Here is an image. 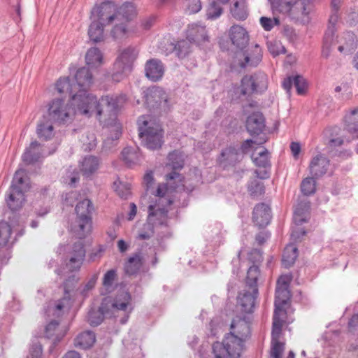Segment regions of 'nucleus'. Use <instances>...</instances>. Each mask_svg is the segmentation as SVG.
<instances>
[{"mask_svg": "<svg viewBox=\"0 0 358 358\" xmlns=\"http://www.w3.org/2000/svg\"><path fill=\"white\" fill-rule=\"evenodd\" d=\"M251 336V322L249 317L236 315L230 325V332L227 334L222 342L213 344V353L217 358L228 354L231 357H240L243 343Z\"/></svg>", "mask_w": 358, "mask_h": 358, "instance_id": "obj_1", "label": "nucleus"}, {"mask_svg": "<svg viewBox=\"0 0 358 358\" xmlns=\"http://www.w3.org/2000/svg\"><path fill=\"white\" fill-rule=\"evenodd\" d=\"M71 106L74 115L80 114L90 117L96 113L97 117L100 119L104 113L115 115L117 103L113 97L109 96H102L97 100L95 96L88 93L87 90H77L73 94Z\"/></svg>", "mask_w": 358, "mask_h": 358, "instance_id": "obj_2", "label": "nucleus"}, {"mask_svg": "<svg viewBox=\"0 0 358 358\" xmlns=\"http://www.w3.org/2000/svg\"><path fill=\"white\" fill-rule=\"evenodd\" d=\"M138 136L142 144L151 150H159L164 143V131L150 115H142L137 121Z\"/></svg>", "mask_w": 358, "mask_h": 358, "instance_id": "obj_3", "label": "nucleus"}, {"mask_svg": "<svg viewBox=\"0 0 358 358\" xmlns=\"http://www.w3.org/2000/svg\"><path fill=\"white\" fill-rule=\"evenodd\" d=\"M75 211L76 218L71 226V231L76 238L83 239L91 231L94 207L91 200L85 199L76 204Z\"/></svg>", "mask_w": 358, "mask_h": 358, "instance_id": "obj_4", "label": "nucleus"}, {"mask_svg": "<svg viewBox=\"0 0 358 358\" xmlns=\"http://www.w3.org/2000/svg\"><path fill=\"white\" fill-rule=\"evenodd\" d=\"M267 87L268 77L263 72L244 76L240 85L241 94L244 96L262 93L267 90Z\"/></svg>", "mask_w": 358, "mask_h": 358, "instance_id": "obj_5", "label": "nucleus"}, {"mask_svg": "<svg viewBox=\"0 0 358 358\" xmlns=\"http://www.w3.org/2000/svg\"><path fill=\"white\" fill-rule=\"evenodd\" d=\"M168 187L165 183L159 184L156 190V196L158 199L156 200L155 205L148 206V217L160 216L162 218H166L168 215L167 206L173 203V200L166 196Z\"/></svg>", "mask_w": 358, "mask_h": 358, "instance_id": "obj_6", "label": "nucleus"}, {"mask_svg": "<svg viewBox=\"0 0 358 358\" xmlns=\"http://www.w3.org/2000/svg\"><path fill=\"white\" fill-rule=\"evenodd\" d=\"M286 6L293 19L307 22L313 5L311 0H288Z\"/></svg>", "mask_w": 358, "mask_h": 358, "instance_id": "obj_7", "label": "nucleus"}, {"mask_svg": "<svg viewBox=\"0 0 358 358\" xmlns=\"http://www.w3.org/2000/svg\"><path fill=\"white\" fill-rule=\"evenodd\" d=\"M73 115L72 106L69 107L62 99L52 100L49 106L48 118L54 122L64 123Z\"/></svg>", "mask_w": 358, "mask_h": 358, "instance_id": "obj_8", "label": "nucleus"}, {"mask_svg": "<svg viewBox=\"0 0 358 358\" xmlns=\"http://www.w3.org/2000/svg\"><path fill=\"white\" fill-rule=\"evenodd\" d=\"M91 13L93 20L104 26L115 21V6L110 1H105L96 6Z\"/></svg>", "mask_w": 358, "mask_h": 358, "instance_id": "obj_9", "label": "nucleus"}, {"mask_svg": "<svg viewBox=\"0 0 358 358\" xmlns=\"http://www.w3.org/2000/svg\"><path fill=\"white\" fill-rule=\"evenodd\" d=\"M259 294L258 288L243 290L237 297L236 310L242 314H251L254 311L255 300Z\"/></svg>", "mask_w": 358, "mask_h": 358, "instance_id": "obj_10", "label": "nucleus"}, {"mask_svg": "<svg viewBox=\"0 0 358 358\" xmlns=\"http://www.w3.org/2000/svg\"><path fill=\"white\" fill-rule=\"evenodd\" d=\"M68 254L69 256L68 265L70 270L72 271L80 270L86 254L83 242L79 241L74 243Z\"/></svg>", "mask_w": 358, "mask_h": 358, "instance_id": "obj_11", "label": "nucleus"}, {"mask_svg": "<svg viewBox=\"0 0 358 358\" xmlns=\"http://www.w3.org/2000/svg\"><path fill=\"white\" fill-rule=\"evenodd\" d=\"M138 50L134 47L124 49L115 62V68L122 69L123 72H131L132 64L138 56Z\"/></svg>", "mask_w": 358, "mask_h": 358, "instance_id": "obj_12", "label": "nucleus"}, {"mask_svg": "<svg viewBox=\"0 0 358 358\" xmlns=\"http://www.w3.org/2000/svg\"><path fill=\"white\" fill-rule=\"evenodd\" d=\"M248 132L252 136L263 133L266 127V120L262 113L257 111L250 115L246 120Z\"/></svg>", "mask_w": 358, "mask_h": 358, "instance_id": "obj_13", "label": "nucleus"}, {"mask_svg": "<svg viewBox=\"0 0 358 358\" xmlns=\"http://www.w3.org/2000/svg\"><path fill=\"white\" fill-rule=\"evenodd\" d=\"M252 159L255 166L264 169L263 171L255 170V173L256 174V176L260 179L268 178L270 177L271 164L268 150L264 148L262 151L258 153V156L254 157L252 155Z\"/></svg>", "mask_w": 358, "mask_h": 358, "instance_id": "obj_14", "label": "nucleus"}, {"mask_svg": "<svg viewBox=\"0 0 358 358\" xmlns=\"http://www.w3.org/2000/svg\"><path fill=\"white\" fill-rule=\"evenodd\" d=\"M271 219V208L264 203H257L252 212V220L259 228L266 227Z\"/></svg>", "mask_w": 358, "mask_h": 358, "instance_id": "obj_15", "label": "nucleus"}, {"mask_svg": "<svg viewBox=\"0 0 358 358\" xmlns=\"http://www.w3.org/2000/svg\"><path fill=\"white\" fill-rule=\"evenodd\" d=\"M329 165V159L320 153L311 159L309 165L310 173L313 178H319L327 173Z\"/></svg>", "mask_w": 358, "mask_h": 358, "instance_id": "obj_16", "label": "nucleus"}, {"mask_svg": "<svg viewBox=\"0 0 358 358\" xmlns=\"http://www.w3.org/2000/svg\"><path fill=\"white\" fill-rule=\"evenodd\" d=\"M169 161L168 166H171L173 171L166 175V180L167 181L178 179L181 181V175L177 172L178 170H180L184 166V159L182 155L178 151L175 150L170 152L168 156Z\"/></svg>", "mask_w": 358, "mask_h": 358, "instance_id": "obj_17", "label": "nucleus"}, {"mask_svg": "<svg viewBox=\"0 0 358 358\" xmlns=\"http://www.w3.org/2000/svg\"><path fill=\"white\" fill-rule=\"evenodd\" d=\"M164 73V67L162 62L158 59H150L145 65V76L153 82L162 79Z\"/></svg>", "mask_w": 358, "mask_h": 358, "instance_id": "obj_18", "label": "nucleus"}, {"mask_svg": "<svg viewBox=\"0 0 358 358\" xmlns=\"http://www.w3.org/2000/svg\"><path fill=\"white\" fill-rule=\"evenodd\" d=\"M229 37L232 42V44L238 49L243 50L248 44V33L241 26H232L229 30Z\"/></svg>", "mask_w": 358, "mask_h": 358, "instance_id": "obj_19", "label": "nucleus"}, {"mask_svg": "<svg viewBox=\"0 0 358 358\" xmlns=\"http://www.w3.org/2000/svg\"><path fill=\"white\" fill-rule=\"evenodd\" d=\"M75 80L74 87L78 90H88L93 83L92 74L87 67H82L77 70Z\"/></svg>", "mask_w": 358, "mask_h": 358, "instance_id": "obj_20", "label": "nucleus"}, {"mask_svg": "<svg viewBox=\"0 0 358 358\" xmlns=\"http://www.w3.org/2000/svg\"><path fill=\"white\" fill-rule=\"evenodd\" d=\"M244 61L240 64L241 67H255L262 59V52L259 45L255 44L250 50L243 53Z\"/></svg>", "mask_w": 358, "mask_h": 358, "instance_id": "obj_21", "label": "nucleus"}, {"mask_svg": "<svg viewBox=\"0 0 358 358\" xmlns=\"http://www.w3.org/2000/svg\"><path fill=\"white\" fill-rule=\"evenodd\" d=\"M25 201L24 193L20 190L8 189L6 202L8 208L12 211L15 212L22 208Z\"/></svg>", "mask_w": 358, "mask_h": 358, "instance_id": "obj_22", "label": "nucleus"}, {"mask_svg": "<svg viewBox=\"0 0 358 358\" xmlns=\"http://www.w3.org/2000/svg\"><path fill=\"white\" fill-rule=\"evenodd\" d=\"M243 157V155L239 149L233 146H229L222 151L220 162L224 166H235L242 160Z\"/></svg>", "mask_w": 358, "mask_h": 358, "instance_id": "obj_23", "label": "nucleus"}, {"mask_svg": "<svg viewBox=\"0 0 358 358\" xmlns=\"http://www.w3.org/2000/svg\"><path fill=\"white\" fill-rule=\"evenodd\" d=\"M136 15V9L132 3L126 2L118 8H115V21H124L129 24Z\"/></svg>", "mask_w": 358, "mask_h": 358, "instance_id": "obj_24", "label": "nucleus"}, {"mask_svg": "<svg viewBox=\"0 0 358 358\" xmlns=\"http://www.w3.org/2000/svg\"><path fill=\"white\" fill-rule=\"evenodd\" d=\"M144 259L141 253H135L124 264L125 273L128 275H136L141 271Z\"/></svg>", "mask_w": 358, "mask_h": 358, "instance_id": "obj_25", "label": "nucleus"}, {"mask_svg": "<svg viewBox=\"0 0 358 358\" xmlns=\"http://www.w3.org/2000/svg\"><path fill=\"white\" fill-rule=\"evenodd\" d=\"M99 164V157L93 155L86 156L80 162V171L84 176L88 178L98 170Z\"/></svg>", "mask_w": 358, "mask_h": 358, "instance_id": "obj_26", "label": "nucleus"}, {"mask_svg": "<svg viewBox=\"0 0 358 358\" xmlns=\"http://www.w3.org/2000/svg\"><path fill=\"white\" fill-rule=\"evenodd\" d=\"M52 121L45 116L40 120L36 128V134L39 138L48 141L54 136Z\"/></svg>", "mask_w": 358, "mask_h": 358, "instance_id": "obj_27", "label": "nucleus"}, {"mask_svg": "<svg viewBox=\"0 0 358 358\" xmlns=\"http://www.w3.org/2000/svg\"><path fill=\"white\" fill-rule=\"evenodd\" d=\"M70 300V296L64 295L62 299L55 301L53 303H50L45 310V313L48 316H61L63 314L64 308L69 307Z\"/></svg>", "mask_w": 358, "mask_h": 358, "instance_id": "obj_28", "label": "nucleus"}, {"mask_svg": "<svg viewBox=\"0 0 358 358\" xmlns=\"http://www.w3.org/2000/svg\"><path fill=\"white\" fill-rule=\"evenodd\" d=\"M292 85L296 87V92L299 94L304 93L306 88V82L303 76L299 75L289 76L284 79L282 82V87L288 93L290 92Z\"/></svg>", "mask_w": 358, "mask_h": 358, "instance_id": "obj_29", "label": "nucleus"}, {"mask_svg": "<svg viewBox=\"0 0 358 358\" xmlns=\"http://www.w3.org/2000/svg\"><path fill=\"white\" fill-rule=\"evenodd\" d=\"M187 38L192 43H200L208 40L205 28L196 24H192L188 27Z\"/></svg>", "mask_w": 358, "mask_h": 358, "instance_id": "obj_30", "label": "nucleus"}, {"mask_svg": "<svg viewBox=\"0 0 358 358\" xmlns=\"http://www.w3.org/2000/svg\"><path fill=\"white\" fill-rule=\"evenodd\" d=\"M291 293L289 288L276 287L275 288V297L274 301L275 309L274 311L280 313L283 310V307L287 304L290 299Z\"/></svg>", "mask_w": 358, "mask_h": 358, "instance_id": "obj_31", "label": "nucleus"}, {"mask_svg": "<svg viewBox=\"0 0 358 358\" xmlns=\"http://www.w3.org/2000/svg\"><path fill=\"white\" fill-rule=\"evenodd\" d=\"M310 210V203L306 201L299 202L294 213V222L297 225H301L308 222Z\"/></svg>", "mask_w": 358, "mask_h": 358, "instance_id": "obj_32", "label": "nucleus"}, {"mask_svg": "<svg viewBox=\"0 0 358 358\" xmlns=\"http://www.w3.org/2000/svg\"><path fill=\"white\" fill-rule=\"evenodd\" d=\"M115 22L110 31V35L115 40H122L127 38L131 32L129 24L124 21H113Z\"/></svg>", "mask_w": 358, "mask_h": 358, "instance_id": "obj_33", "label": "nucleus"}, {"mask_svg": "<svg viewBox=\"0 0 358 358\" xmlns=\"http://www.w3.org/2000/svg\"><path fill=\"white\" fill-rule=\"evenodd\" d=\"M40 143L36 141L30 143L29 147L26 149L22 156V160L26 164H32L38 161L41 157V152L38 151Z\"/></svg>", "mask_w": 358, "mask_h": 358, "instance_id": "obj_34", "label": "nucleus"}, {"mask_svg": "<svg viewBox=\"0 0 358 358\" xmlns=\"http://www.w3.org/2000/svg\"><path fill=\"white\" fill-rule=\"evenodd\" d=\"M148 103H152L160 105L162 102L167 101V96L165 92L159 87H154L149 89L145 95Z\"/></svg>", "mask_w": 358, "mask_h": 358, "instance_id": "obj_35", "label": "nucleus"}, {"mask_svg": "<svg viewBox=\"0 0 358 358\" xmlns=\"http://www.w3.org/2000/svg\"><path fill=\"white\" fill-rule=\"evenodd\" d=\"M96 341L95 334L92 331H85L77 336L74 345L82 349H87L93 345Z\"/></svg>", "mask_w": 358, "mask_h": 358, "instance_id": "obj_36", "label": "nucleus"}, {"mask_svg": "<svg viewBox=\"0 0 358 358\" xmlns=\"http://www.w3.org/2000/svg\"><path fill=\"white\" fill-rule=\"evenodd\" d=\"M345 126L349 133L356 134L358 138V107L345 116Z\"/></svg>", "mask_w": 358, "mask_h": 358, "instance_id": "obj_37", "label": "nucleus"}, {"mask_svg": "<svg viewBox=\"0 0 358 358\" xmlns=\"http://www.w3.org/2000/svg\"><path fill=\"white\" fill-rule=\"evenodd\" d=\"M298 257V249L293 244L288 245L284 250L282 264L286 268H290Z\"/></svg>", "mask_w": 358, "mask_h": 358, "instance_id": "obj_38", "label": "nucleus"}, {"mask_svg": "<svg viewBox=\"0 0 358 358\" xmlns=\"http://www.w3.org/2000/svg\"><path fill=\"white\" fill-rule=\"evenodd\" d=\"M25 171L19 169L15 171L10 189L20 190L25 193L29 189V184L24 180Z\"/></svg>", "mask_w": 358, "mask_h": 358, "instance_id": "obj_39", "label": "nucleus"}, {"mask_svg": "<svg viewBox=\"0 0 358 358\" xmlns=\"http://www.w3.org/2000/svg\"><path fill=\"white\" fill-rule=\"evenodd\" d=\"M103 27L104 25L101 23L92 20L88 29L90 40L94 43L103 41L104 38Z\"/></svg>", "mask_w": 358, "mask_h": 358, "instance_id": "obj_40", "label": "nucleus"}, {"mask_svg": "<svg viewBox=\"0 0 358 358\" xmlns=\"http://www.w3.org/2000/svg\"><path fill=\"white\" fill-rule=\"evenodd\" d=\"M86 64L89 67H98L103 62V55L97 48H90L85 55Z\"/></svg>", "mask_w": 358, "mask_h": 358, "instance_id": "obj_41", "label": "nucleus"}, {"mask_svg": "<svg viewBox=\"0 0 358 358\" xmlns=\"http://www.w3.org/2000/svg\"><path fill=\"white\" fill-rule=\"evenodd\" d=\"M260 275V269L258 265H252L248 270L245 278L246 287L249 289L258 288L257 280Z\"/></svg>", "mask_w": 358, "mask_h": 358, "instance_id": "obj_42", "label": "nucleus"}, {"mask_svg": "<svg viewBox=\"0 0 358 358\" xmlns=\"http://www.w3.org/2000/svg\"><path fill=\"white\" fill-rule=\"evenodd\" d=\"M123 161L129 166L136 164L140 159V154L131 147H127L122 151Z\"/></svg>", "mask_w": 358, "mask_h": 358, "instance_id": "obj_43", "label": "nucleus"}, {"mask_svg": "<svg viewBox=\"0 0 358 358\" xmlns=\"http://www.w3.org/2000/svg\"><path fill=\"white\" fill-rule=\"evenodd\" d=\"M59 324V322L54 320L50 322L45 327V336L48 339H53L54 344L59 342L63 337V336L56 333Z\"/></svg>", "mask_w": 358, "mask_h": 358, "instance_id": "obj_44", "label": "nucleus"}, {"mask_svg": "<svg viewBox=\"0 0 358 358\" xmlns=\"http://www.w3.org/2000/svg\"><path fill=\"white\" fill-rule=\"evenodd\" d=\"M345 43L338 48L341 52L350 53L357 48V40L353 33L348 32L345 36Z\"/></svg>", "mask_w": 358, "mask_h": 358, "instance_id": "obj_45", "label": "nucleus"}, {"mask_svg": "<svg viewBox=\"0 0 358 358\" xmlns=\"http://www.w3.org/2000/svg\"><path fill=\"white\" fill-rule=\"evenodd\" d=\"M117 280V273L116 268H112L106 271L103 275L102 280V285L108 292L113 290V285Z\"/></svg>", "mask_w": 358, "mask_h": 358, "instance_id": "obj_46", "label": "nucleus"}, {"mask_svg": "<svg viewBox=\"0 0 358 358\" xmlns=\"http://www.w3.org/2000/svg\"><path fill=\"white\" fill-rule=\"evenodd\" d=\"M231 13L234 18L238 20H245L248 17V11L245 6V2L236 1Z\"/></svg>", "mask_w": 358, "mask_h": 358, "instance_id": "obj_47", "label": "nucleus"}, {"mask_svg": "<svg viewBox=\"0 0 358 358\" xmlns=\"http://www.w3.org/2000/svg\"><path fill=\"white\" fill-rule=\"evenodd\" d=\"M191 43L192 42L187 38L186 40L180 41L176 44L174 50L179 58L182 59L190 52Z\"/></svg>", "mask_w": 358, "mask_h": 358, "instance_id": "obj_48", "label": "nucleus"}, {"mask_svg": "<svg viewBox=\"0 0 358 358\" xmlns=\"http://www.w3.org/2000/svg\"><path fill=\"white\" fill-rule=\"evenodd\" d=\"M56 88L59 93L69 92L70 94H74L78 90L74 87V83L71 84L69 78H59L56 84Z\"/></svg>", "mask_w": 358, "mask_h": 358, "instance_id": "obj_49", "label": "nucleus"}, {"mask_svg": "<svg viewBox=\"0 0 358 358\" xmlns=\"http://www.w3.org/2000/svg\"><path fill=\"white\" fill-rule=\"evenodd\" d=\"M248 190L252 196L256 197L264 194L265 187L263 182L253 179L249 182Z\"/></svg>", "mask_w": 358, "mask_h": 358, "instance_id": "obj_50", "label": "nucleus"}, {"mask_svg": "<svg viewBox=\"0 0 358 358\" xmlns=\"http://www.w3.org/2000/svg\"><path fill=\"white\" fill-rule=\"evenodd\" d=\"M282 321L280 319L279 313L274 311L271 331V341L279 340L282 332Z\"/></svg>", "mask_w": 358, "mask_h": 358, "instance_id": "obj_51", "label": "nucleus"}, {"mask_svg": "<svg viewBox=\"0 0 358 358\" xmlns=\"http://www.w3.org/2000/svg\"><path fill=\"white\" fill-rule=\"evenodd\" d=\"M315 178L313 176L308 177L301 182V190L304 195L309 196L315 192L316 182Z\"/></svg>", "mask_w": 358, "mask_h": 358, "instance_id": "obj_52", "label": "nucleus"}, {"mask_svg": "<svg viewBox=\"0 0 358 358\" xmlns=\"http://www.w3.org/2000/svg\"><path fill=\"white\" fill-rule=\"evenodd\" d=\"M12 229L10 226L4 221L0 222V247L6 246L8 243Z\"/></svg>", "mask_w": 358, "mask_h": 358, "instance_id": "obj_53", "label": "nucleus"}, {"mask_svg": "<svg viewBox=\"0 0 358 358\" xmlns=\"http://www.w3.org/2000/svg\"><path fill=\"white\" fill-rule=\"evenodd\" d=\"M338 21V15L336 13L332 14L329 19V26L325 32V44L334 41V36L336 31L335 25Z\"/></svg>", "mask_w": 358, "mask_h": 358, "instance_id": "obj_54", "label": "nucleus"}, {"mask_svg": "<svg viewBox=\"0 0 358 358\" xmlns=\"http://www.w3.org/2000/svg\"><path fill=\"white\" fill-rule=\"evenodd\" d=\"M154 234V225L152 223L148 221L138 231L137 238L139 240H148L153 236Z\"/></svg>", "mask_w": 358, "mask_h": 358, "instance_id": "obj_55", "label": "nucleus"}, {"mask_svg": "<svg viewBox=\"0 0 358 358\" xmlns=\"http://www.w3.org/2000/svg\"><path fill=\"white\" fill-rule=\"evenodd\" d=\"M122 135V131L119 128H115L114 135L108 136L104 139L103 147L106 150H110L117 144V141Z\"/></svg>", "mask_w": 358, "mask_h": 358, "instance_id": "obj_56", "label": "nucleus"}, {"mask_svg": "<svg viewBox=\"0 0 358 358\" xmlns=\"http://www.w3.org/2000/svg\"><path fill=\"white\" fill-rule=\"evenodd\" d=\"M104 315L99 310L92 309L88 313V322L92 327L99 326L103 320Z\"/></svg>", "mask_w": 358, "mask_h": 358, "instance_id": "obj_57", "label": "nucleus"}, {"mask_svg": "<svg viewBox=\"0 0 358 358\" xmlns=\"http://www.w3.org/2000/svg\"><path fill=\"white\" fill-rule=\"evenodd\" d=\"M221 5L222 4L219 3L216 1H212L207 12L208 19L214 20L221 15L223 11Z\"/></svg>", "mask_w": 358, "mask_h": 358, "instance_id": "obj_58", "label": "nucleus"}, {"mask_svg": "<svg viewBox=\"0 0 358 358\" xmlns=\"http://www.w3.org/2000/svg\"><path fill=\"white\" fill-rule=\"evenodd\" d=\"M114 189L118 196L122 199H127L130 195V185L128 183H123L121 182H114Z\"/></svg>", "mask_w": 358, "mask_h": 358, "instance_id": "obj_59", "label": "nucleus"}, {"mask_svg": "<svg viewBox=\"0 0 358 358\" xmlns=\"http://www.w3.org/2000/svg\"><path fill=\"white\" fill-rule=\"evenodd\" d=\"M260 24L265 31H271L275 25L280 24L278 17L270 18L268 17H261L259 20Z\"/></svg>", "mask_w": 358, "mask_h": 358, "instance_id": "obj_60", "label": "nucleus"}, {"mask_svg": "<svg viewBox=\"0 0 358 358\" xmlns=\"http://www.w3.org/2000/svg\"><path fill=\"white\" fill-rule=\"evenodd\" d=\"M267 48L270 53L274 57L286 52L285 48L280 43L275 41L268 42Z\"/></svg>", "mask_w": 358, "mask_h": 358, "instance_id": "obj_61", "label": "nucleus"}, {"mask_svg": "<svg viewBox=\"0 0 358 358\" xmlns=\"http://www.w3.org/2000/svg\"><path fill=\"white\" fill-rule=\"evenodd\" d=\"M248 260L252 265L260 266L263 261L262 252L258 249H252L248 254Z\"/></svg>", "mask_w": 358, "mask_h": 358, "instance_id": "obj_62", "label": "nucleus"}, {"mask_svg": "<svg viewBox=\"0 0 358 358\" xmlns=\"http://www.w3.org/2000/svg\"><path fill=\"white\" fill-rule=\"evenodd\" d=\"M271 356L273 358H280L284 351L285 343H281L279 340L271 341Z\"/></svg>", "mask_w": 358, "mask_h": 358, "instance_id": "obj_63", "label": "nucleus"}, {"mask_svg": "<svg viewBox=\"0 0 358 358\" xmlns=\"http://www.w3.org/2000/svg\"><path fill=\"white\" fill-rule=\"evenodd\" d=\"M98 310L104 316L110 315L114 310L113 301L109 299H103Z\"/></svg>", "mask_w": 358, "mask_h": 358, "instance_id": "obj_64", "label": "nucleus"}]
</instances>
